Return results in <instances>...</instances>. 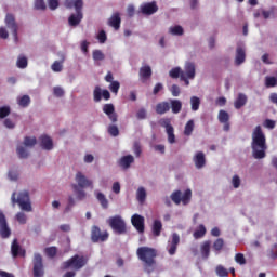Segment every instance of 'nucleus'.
I'll return each mask as SVG.
<instances>
[{"mask_svg": "<svg viewBox=\"0 0 277 277\" xmlns=\"http://www.w3.org/2000/svg\"><path fill=\"white\" fill-rule=\"evenodd\" d=\"M251 148L254 159H265L267 138L265 137V133H263V128H261V126H256L253 130Z\"/></svg>", "mask_w": 277, "mask_h": 277, "instance_id": "obj_1", "label": "nucleus"}, {"mask_svg": "<svg viewBox=\"0 0 277 277\" xmlns=\"http://www.w3.org/2000/svg\"><path fill=\"white\" fill-rule=\"evenodd\" d=\"M136 255L144 264V269L147 274H153L155 267H157V249L150 247H140L136 250Z\"/></svg>", "mask_w": 277, "mask_h": 277, "instance_id": "obj_2", "label": "nucleus"}, {"mask_svg": "<svg viewBox=\"0 0 277 277\" xmlns=\"http://www.w3.org/2000/svg\"><path fill=\"white\" fill-rule=\"evenodd\" d=\"M65 8L72 10L75 8L76 14H71L68 18L70 27H77L83 21V0H65Z\"/></svg>", "mask_w": 277, "mask_h": 277, "instance_id": "obj_3", "label": "nucleus"}, {"mask_svg": "<svg viewBox=\"0 0 277 277\" xmlns=\"http://www.w3.org/2000/svg\"><path fill=\"white\" fill-rule=\"evenodd\" d=\"M76 183L78 184H72L71 187L74 192L77 194V199L78 200H85V188L90 187V189H94V183L92 180H88L83 173L78 172L76 174ZM80 187V188H79Z\"/></svg>", "mask_w": 277, "mask_h": 277, "instance_id": "obj_4", "label": "nucleus"}, {"mask_svg": "<svg viewBox=\"0 0 277 277\" xmlns=\"http://www.w3.org/2000/svg\"><path fill=\"white\" fill-rule=\"evenodd\" d=\"M88 265V259L83 255L76 254L69 260L62 263L61 269H74V272H79Z\"/></svg>", "mask_w": 277, "mask_h": 277, "instance_id": "obj_5", "label": "nucleus"}, {"mask_svg": "<svg viewBox=\"0 0 277 277\" xmlns=\"http://www.w3.org/2000/svg\"><path fill=\"white\" fill-rule=\"evenodd\" d=\"M11 200L13 205H18L22 211H27V212L31 211V200L29 199V192L27 190L21 192L17 195V198H16V193H13Z\"/></svg>", "mask_w": 277, "mask_h": 277, "instance_id": "obj_6", "label": "nucleus"}, {"mask_svg": "<svg viewBox=\"0 0 277 277\" xmlns=\"http://www.w3.org/2000/svg\"><path fill=\"white\" fill-rule=\"evenodd\" d=\"M171 200L174 205H189L192 202V189H186L184 194L181 190H175L171 194Z\"/></svg>", "mask_w": 277, "mask_h": 277, "instance_id": "obj_7", "label": "nucleus"}, {"mask_svg": "<svg viewBox=\"0 0 277 277\" xmlns=\"http://www.w3.org/2000/svg\"><path fill=\"white\" fill-rule=\"evenodd\" d=\"M108 224L118 235H124L127 233V223H124V220L120 215L109 217Z\"/></svg>", "mask_w": 277, "mask_h": 277, "instance_id": "obj_8", "label": "nucleus"}, {"mask_svg": "<svg viewBox=\"0 0 277 277\" xmlns=\"http://www.w3.org/2000/svg\"><path fill=\"white\" fill-rule=\"evenodd\" d=\"M5 26L10 29L13 35L14 42H18V23H16V17L12 13H8L4 18Z\"/></svg>", "mask_w": 277, "mask_h": 277, "instance_id": "obj_9", "label": "nucleus"}, {"mask_svg": "<svg viewBox=\"0 0 277 277\" xmlns=\"http://www.w3.org/2000/svg\"><path fill=\"white\" fill-rule=\"evenodd\" d=\"M109 239V233L107 230L101 232V227L93 225L91 228V241L93 243H98L107 241Z\"/></svg>", "mask_w": 277, "mask_h": 277, "instance_id": "obj_10", "label": "nucleus"}, {"mask_svg": "<svg viewBox=\"0 0 277 277\" xmlns=\"http://www.w3.org/2000/svg\"><path fill=\"white\" fill-rule=\"evenodd\" d=\"M32 263H34V276L35 277L44 276V264L42 263V255H40V253H35Z\"/></svg>", "mask_w": 277, "mask_h": 277, "instance_id": "obj_11", "label": "nucleus"}, {"mask_svg": "<svg viewBox=\"0 0 277 277\" xmlns=\"http://www.w3.org/2000/svg\"><path fill=\"white\" fill-rule=\"evenodd\" d=\"M140 12L143 13L144 16H153L156 12H159V6L157 2H146L140 6Z\"/></svg>", "mask_w": 277, "mask_h": 277, "instance_id": "obj_12", "label": "nucleus"}, {"mask_svg": "<svg viewBox=\"0 0 277 277\" xmlns=\"http://www.w3.org/2000/svg\"><path fill=\"white\" fill-rule=\"evenodd\" d=\"M12 235V230L8 226V220L5 219V214L0 212V236L2 239H8Z\"/></svg>", "mask_w": 277, "mask_h": 277, "instance_id": "obj_13", "label": "nucleus"}, {"mask_svg": "<svg viewBox=\"0 0 277 277\" xmlns=\"http://www.w3.org/2000/svg\"><path fill=\"white\" fill-rule=\"evenodd\" d=\"M131 222H132V226H134V228L137 230V233H140L142 235L146 228L144 216H142L140 214H133L131 217Z\"/></svg>", "mask_w": 277, "mask_h": 277, "instance_id": "obj_14", "label": "nucleus"}, {"mask_svg": "<svg viewBox=\"0 0 277 277\" xmlns=\"http://www.w3.org/2000/svg\"><path fill=\"white\" fill-rule=\"evenodd\" d=\"M103 111L107 115L113 124L118 122V113L116 111L114 104H104Z\"/></svg>", "mask_w": 277, "mask_h": 277, "instance_id": "obj_15", "label": "nucleus"}, {"mask_svg": "<svg viewBox=\"0 0 277 277\" xmlns=\"http://www.w3.org/2000/svg\"><path fill=\"white\" fill-rule=\"evenodd\" d=\"M180 243H181V236H179V234L176 233H173L171 235V241H169V249H168V253L170 254V256H174V254H176V250Z\"/></svg>", "mask_w": 277, "mask_h": 277, "instance_id": "obj_16", "label": "nucleus"}, {"mask_svg": "<svg viewBox=\"0 0 277 277\" xmlns=\"http://www.w3.org/2000/svg\"><path fill=\"white\" fill-rule=\"evenodd\" d=\"M93 96H94V101L95 103H100L102 96L104 98V101H109V98H111V93H109V91L107 90H101V87H95L94 91H93Z\"/></svg>", "mask_w": 277, "mask_h": 277, "instance_id": "obj_17", "label": "nucleus"}, {"mask_svg": "<svg viewBox=\"0 0 277 277\" xmlns=\"http://www.w3.org/2000/svg\"><path fill=\"white\" fill-rule=\"evenodd\" d=\"M11 254L13 259H16L17 256L25 258L26 251L25 249L21 248V245H18V240L14 239L11 245Z\"/></svg>", "mask_w": 277, "mask_h": 277, "instance_id": "obj_18", "label": "nucleus"}, {"mask_svg": "<svg viewBox=\"0 0 277 277\" xmlns=\"http://www.w3.org/2000/svg\"><path fill=\"white\" fill-rule=\"evenodd\" d=\"M138 77L143 83H146V81H148V79L153 77V69L150 68V66L145 65L141 67L138 71Z\"/></svg>", "mask_w": 277, "mask_h": 277, "instance_id": "obj_19", "label": "nucleus"}, {"mask_svg": "<svg viewBox=\"0 0 277 277\" xmlns=\"http://www.w3.org/2000/svg\"><path fill=\"white\" fill-rule=\"evenodd\" d=\"M39 140L43 150H53V140L49 135H41Z\"/></svg>", "mask_w": 277, "mask_h": 277, "instance_id": "obj_20", "label": "nucleus"}, {"mask_svg": "<svg viewBox=\"0 0 277 277\" xmlns=\"http://www.w3.org/2000/svg\"><path fill=\"white\" fill-rule=\"evenodd\" d=\"M194 163L197 170H200L201 168H205L207 163V159L205 158V153L198 151L194 157Z\"/></svg>", "mask_w": 277, "mask_h": 277, "instance_id": "obj_21", "label": "nucleus"}, {"mask_svg": "<svg viewBox=\"0 0 277 277\" xmlns=\"http://www.w3.org/2000/svg\"><path fill=\"white\" fill-rule=\"evenodd\" d=\"M184 75L188 79H194L196 77V65L192 62H187L184 66Z\"/></svg>", "mask_w": 277, "mask_h": 277, "instance_id": "obj_22", "label": "nucleus"}, {"mask_svg": "<svg viewBox=\"0 0 277 277\" xmlns=\"http://www.w3.org/2000/svg\"><path fill=\"white\" fill-rule=\"evenodd\" d=\"M168 111H170V102L163 101L156 105V114H158V116H163V114H168Z\"/></svg>", "mask_w": 277, "mask_h": 277, "instance_id": "obj_23", "label": "nucleus"}, {"mask_svg": "<svg viewBox=\"0 0 277 277\" xmlns=\"http://www.w3.org/2000/svg\"><path fill=\"white\" fill-rule=\"evenodd\" d=\"M122 23V19L120 18V13H115L111 15V17L108 19V25L110 27H114L116 31L120 29V24Z\"/></svg>", "mask_w": 277, "mask_h": 277, "instance_id": "obj_24", "label": "nucleus"}, {"mask_svg": "<svg viewBox=\"0 0 277 277\" xmlns=\"http://www.w3.org/2000/svg\"><path fill=\"white\" fill-rule=\"evenodd\" d=\"M246 62V50L241 47H238L236 49V58H235V64L236 66H241Z\"/></svg>", "mask_w": 277, "mask_h": 277, "instance_id": "obj_25", "label": "nucleus"}, {"mask_svg": "<svg viewBox=\"0 0 277 277\" xmlns=\"http://www.w3.org/2000/svg\"><path fill=\"white\" fill-rule=\"evenodd\" d=\"M169 105L172 114H181V109H183L181 100H169Z\"/></svg>", "mask_w": 277, "mask_h": 277, "instance_id": "obj_26", "label": "nucleus"}, {"mask_svg": "<svg viewBox=\"0 0 277 277\" xmlns=\"http://www.w3.org/2000/svg\"><path fill=\"white\" fill-rule=\"evenodd\" d=\"M134 162H135V158L131 155H127L121 157L119 161V166L124 170H128V168H131V163H134Z\"/></svg>", "mask_w": 277, "mask_h": 277, "instance_id": "obj_27", "label": "nucleus"}, {"mask_svg": "<svg viewBox=\"0 0 277 277\" xmlns=\"http://www.w3.org/2000/svg\"><path fill=\"white\" fill-rule=\"evenodd\" d=\"M161 230H163V224L161 223L160 220H155L151 225V233L154 237H160Z\"/></svg>", "mask_w": 277, "mask_h": 277, "instance_id": "obj_28", "label": "nucleus"}, {"mask_svg": "<svg viewBox=\"0 0 277 277\" xmlns=\"http://www.w3.org/2000/svg\"><path fill=\"white\" fill-rule=\"evenodd\" d=\"M248 103V96L243 93H239L236 101L234 102L235 109H241Z\"/></svg>", "mask_w": 277, "mask_h": 277, "instance_id": "obj_29", "label": "nucleus"}, {"mask_svg": "<svg viewBox=\"0 0 277 277\" xmlns=\"http://www.w3.org/2000/svg\"><path fill=\"white\" fill-rule=\"evenodd\" d=\"M200 252L203 259H209V254H211V240H206L201 245Z\"/></svg>", "mask_w": 277, "mask_h": 277, "instance_id": "obj_30", "label": "nucleus"}, {"mask_svg": "<svg viewBox=\"0 0 277 277\" xmlns=\"http://www.w3.org/2000/svg\"><path fill=\"white\" fill-rule=\"evenodd\" d=\"M136 200L140 202V205H144L146 202V188L138 187L136 190Z\"/></svg>", "mask_w": 277, "mask_h": 277, "instance_id": "obj_31", "label": "nucleus"}, {"mask_svg": "<svg viewBox=\"0 0 277 277\" xmlns=\"http://www.w3.org/2000/svg\"><path fill=\"white\" fill-rule=\"evenodd\" d=\"M207 235V228L205 225H199V227L194 232L193 237L195 239H202Z\"/></svg>", "mask_w": 277, "mask_h": 277, "instance_id": "obj_32", "label": "nucleus"}, {"mask_svg": "<svg viewBox=\"0 0 277 277\" xmlns=\"http://www.w3.org/2000/svg\"><path fill=\"white\" fill-rule=\"evenodd\" d=\"M182 75H185V71H183V69H181V67H175V68H172L170 71H169V76L171 77V79H181Z\"/></svg>", "mask_w": 277, "mask_h": 277, "instance_id": "obj_33", "label": "nucleus"}, {"mask_svg": "<svg viewBox=\"0 0 277 277\" xmlns=\"http://www.w3.org/2000/svg\"><path fill=\"white\" fill-rule=\"evenodd\" d=\"M16 153L19 159H27L29 157V151L23 145H18L16 148Z\"/></svg>", "mask_w": 277, "mask_h": 277, "instance_id": "obj_34", "label": "nucleus"}, {"mask_svg": "<svg viewBox=\"0 0 277 277\" xmlns=\"http://www.w3.org/2000/svg\"><path fill=\"white\" fill-rule=\"evenodd\" d=\"M36 144H38V140L36 138V136L24 137V146H26L27 148H34Z\"/></svg>", "mask_w": 277, "mask_h": 277, "instance_id": "obj_35", "label": "nucleus"}, {"mask_svg": "<svg viewBox=\"0 0 277 277\" xmlns=\"http://www.w3.org/2000/svg\"><path fill=\"white\" fill-rule=\"evenodd\" d=\"M169 34H171V36H183L185 30L183 29V26L176 25L169 28Z\"/></svg>", "mask_w": 277, "mask_h": 277, "instance_id": "obj_36", "label": "nucleus"}, {"mask_svg": "<svg viewBox=\"0 0 277 277\" xmlns=\"http://www.w3.org/2000/svg\"><path fill=\"white\" fill-rule=\"evenodd\" d=\"M96 199L98 200L103 209H107L109 207V201L107 200V197H105L103 193H97Z\"/></svg>", "mask_w": 277, "mask_h": 277, "instance_id": "obj_37", "label": "nucleus"}, {"mask_svg": "<svg viewBox=\"0 0 277 277\" xmlns=\"http://www.w3.org/2000/svg\"><path fill=\"white\" fill-rule=\"evenodd\" d=\"M229 120H230V115H228L226 110L219 111V122H221V124H226V122H228Z\"/></svg>", "mask_w": 277, "mask_h": 277, "instance_id": "obj_38", "label": "nucleus"}, {"mask_svg": "<svg viewBox=\"0 0 277 277\" xmlns=\"http://www.w3.org/2000/svg\"><path fill=\"white\" fill-rule=\"evenodd\" d=\"M190 106L193 111H198L200 109V97L192 96L190 97Z\"/></svg>", "mask_w": 277, "mask_h": 277, "instance_id": "obj_39", "label": "nucleus"}, {"mask_svg": "<svg viewBox=\"0 0 277 277\" xmlns=\"http://www.w3.org/2000/svg\"><path fill=\"white\" fill-rule=\"evenodd\" d=\"M17 103L19 107H29L31 103V97H29V95H23L18 98Z\"/></svg>", "mask_w": 277, "mask_h": 277, "instance_id": "obj_40", "label": "nucleus"}, {"mask_svg": "<svg viewBox=\"0 0 277 277\" xmlns=\"http://www.w3.org/2000/svg\"><path fill=\"white\" fill-rule=\"evenodd\" d=\"M194 127H195L194 120L193 119L188 120L184 128V135H187V136L192 135V133H194Z\"/></svg>", "mask_w": 277, "mask_h": 277, "instance_id": "obj_41", "label": "nucleus"}, {"mask_svg": "<svg viewBox=\"0 0 277 277\" xmlns=\"http://www.w3.org/2000/svg\"><path fill=\"white\" fill-rule=\"evenodd\" d=\"M64 60H62V61H55L53 64H52V66H51V68H52V70H53V72H62V70H64Z\"/></svg>", "mask_w": 277, "mask_h": 277, "instance_id": "obj_42", "label": "nucleus"}, {"mask_svg": "<svg viewBox=\"0 0 277 277\" xmlns=\"http://www.w3.org/2000/svg\"><path fill=\"white\" fill-rule=\"evenodd\" d=\"M215 274L219 277H227L228 276V269L224 267L223 265H217L215 267Z\"/></svg>", "mask_w": 277, "mask_h": 277, "instance_id": "obj_43", "label": "nucleus"}, {"mask_svg": "<svg viewBox=\"0 0 277 277\" xmlns=\"http://www.w3.org/2000/svg\"><path fill=\"white\" fill-rule=\"evenodd\" d=\"M224 248V239L223 238H217L214 242H213V250L215 252H222Z\"/></svg>", "mask_w": 277, "mask_h": 277, "instance_id": "obj_44", "label": "nucleus"}, {"mask_svg": "<svg viewBox=\"0 0 277 277\" xmlns=\"http://www.w3.org/2000/svg\"><path fill=\"white\" fill-rule=\"evenodd\" d=\"M160 127H163L166 129V131L170 130V129H174V127H172V120H170V118H162L159 121Z\"/></svg>", "mask_w": 277, "mask_h": 277, "instance_id": "obj_45", "label": "nucleus"}, {"mask_svg": "<svg viewBox=\"0 0 277 277\" xmlns=\"http://www.w3.org/2000/svg\"><path fill=\"white\" fill-rule=\"evenodd\" d=\"M92 55L94 62H103V60H105V53H103L101 50H93Z\"/></svg>", "mask_w": 277, "mask_h": 277, "instance_id": "obj_46", "label": "nucleus"}, {"mask_svg": "<svg viewBox=\"0 0 277 277\" xmlns=\"http://www.w3.org/2000/svg\"><path fill=\"white\" fill-rule=\"evenodd\" d=\"M44 252L50 259H55L57 256V247H48L44 249Z\"/></svg>", "mask_w": 277, "mask_h": 277, "instance_id": "obj_47", "label": "nucleus"}, {"mask_svg": "<svg viewBox=\"0 0 277 277\" xmlns=\"http://www.w3.org/2000/svg\"><path fill=\"white\" fill-rule=\"evenodd\" d=\"M166 133L168 135L169 144H175L176 143V135H174V128L166 130Z\"/></svg>", "mask_w": 277, "mask_h": 277, "instance_id": "obj_48", "label": "nucleus"}, {"mask_svg": "<svg viewBox=\"0 0 277 277\" xmlns=\"http://www.w3.org/2000/svg\"><path fill=\"white\" fill-rule=\"evenodd\" d=\"M108 133L113 137H118L120 135V130L118 129L117 126L110 124V126H108Z\"/></svg>", "mask_w": 277, "mask_h": 277, "instance_id": "obj_49", "label": "nucleus"}, {"mask_svg": "<svg viewBox=\"0 0 277 277\" xmlns=\"http://www.w3.org/2000/svg\"><path fill=\"white\" fill-rule=\"evenodd\" d=\"M133 153L135 157H141L142 155V144L138 141H135L133 144Z\"/></svg>", "mask_w": 277, "mask_h": 277, "instance_id": "obj_50", "label": "nucleus"}, {"mask_svg": "<svg viewBox=\"0 0 277 277\" xmlns=\"http://www.w3.org/2000/svg\"><path fill=\"white\" fill-rule=\"evenodd\" d=\"M11 114L10 106H2L0 107V119L3 120V118H8V116Z\"/></svg>", "mask_w": 277, "mask_h": 277, "instance_id": "obj_51", "label": "nucleus"}, {"mask_svg": "<svg viewBox=\"0 0 277 277\" xmlns=\"http://www.w3.org/2000/svg\"><path fill=\"white\" fill-rule=\"evenodd\" d=\"M108 88L110 92H113V94H118V92L120 91V82L118 81L110 82Z\"/></svg>", "mask_w": 277, "mask_h": 277, "instance_id": "obj_52", "label": "nucleus"}, {"mask_svg": "<svg viewBox=\"0 0 277 277\" xmlns=\"http://www.w3.org/2000/svg\"><path fill=\"white\" fill-rule=\"evenodd\" d=\"M16 66L17 68H25L27 66V57L23 55L18 56Z\"/></svg>", "mask_w": 277, "mask_h": 277, "instance_id": "obj_53", "label": "nucleus"}, {"mask_svg": "<svg viewBox=\"0 0 277 277\" xmlns=\"http://www.w3.org/2000/svg\"><path fill=\"white\" fill-rule=\"evenodd\" d=\"M277 80L275 77H266L265 85L267 88H276Z\"/></svg>", "mask_w": 277, "mask_h": 277, "instance_id": "obj_54", "label": "nucleus"}, {"mask_svg": "<svg viewBox=\"0 0 277 277\" xmlns=\"http://www.w3.org/2000/svg\"><path fill=\"white\" fill-rule=\"evenodd\" d=\"M148 114L146 113V109L145 108H140L137 111H136V118L137 120H146Z\"/></svg>", "mask_w": 277, "mask_h": 277, "instance_id": "obj_55", "label": "nucleus"}, {"mask_svg": "<svg viewBox=\"0 0 277 277\" xmlns=\"http://www.w3.org/2000/svg\"><path fill=\"white\" fill-rule=\"evenodd\" d=\"M97 40L100 44H105L107 42V34L105 30H101L97 35Z\"/></svg>", "mask_w": 277, "mask_h": 277, "instance_id": "obj_56", "label": "nucleus"}, {"mask_svg": "<svg viewBox=\"0 0 277 277\" xmlns=\"http://www.w3.org/2000/svg\"><path fill=\"white\" fill-rule=\"evenodd\" d=\"M35 9L44 11L47 10V3L44 0H35Z\"/></svg>", "mask_w": 277, "mask_h": 277, "instance_id": "obj_57", "label": "nucleus"}, {"mask_svg": "<svg viewBox=\"0 0 277 277\" xmlns=\"http://www.w3.org/2000/svg\"><path fill=\"white\" fill-rule=\"evenodd\" d=\"M16 220L19 224H27V215L24 212H18L16 214Z\"/></svg>", "mask_w": 277, "mask_h": 277, "instance_id": "obj_58", "label": "nucleus"}, {"mask_svg": "<svg viewBox=\"0 0 277 277\" xmlns=\"http://www.w3.org/2000/svg\"><path fill=\"white\" fill-rule=\"evenodd\" d=\"M232 184H233V187L235 189H239L240 185H241V179L239 177V175H234L233 179H232Z\"/></svg>", "mask_w": 277, "mask_h": 277, "instance_id": "obj_59", "label": "nucleus"}, {"mask_svg": "<svg viewBox=\"0 0 277 277\" xmlns=\"http://www.w3.org/2000/svg\"><path fill=\"white\" fill-rule=\"evenodd\" d=\"M235 261L238 263V265H246V256L243 253H237L235 255Z\"/></svg>", "mask_w": 277, "mask_h": 277, "instance_id": "obj_60", "label": "nucleus"}, {"mask_svg": "<svg viewBox=\"0 0 277 277\" xmlns=\"http://www.w3.org/2000/svg\"><path fill=\"white\" fill-rule=\"evenodd\" d=\"M48 5L52 11L57 10L60 8V0H48Z\"/></svg>", "mask_w": 277, "mask_h": 277, "instance_id": "obj_61", "label": "nucleus"}, {"mask_svg": "<svg viewBox=\"0 0 277 277\" xmlns=\"http://www.w3.org/2000/svg\"><path fill=\"white\" fill-rule=\"evenodd\" d=\"M75 206V198L72 196L68 197V203L65 208V213H68Z\"/></svg>", "mask_w": 277, "mask_h": 277, "instance_id": "obj_62", "label": "nucleus"}, {"mask_svg": "<svg viewBox=\"0 0 277 277\" xmlns=\"http://www.w3.org/2000/svg\"><path fill=\"white\" fill-rule=\"evenodd\" d=\"M172 96H180L181 88L177 84H173L170 89Z\"/></svg>", "mask_w": 277, "mask_h": 277, "instance_id": "obj_63", "label": "nucleus"}, {"mask_svg": "<svg viewBox=\"0 0 277 277\" xmlns=\"http://www.w3.org/2000/svg\"><path fill=\"white\" fill-rule=\"evenodd\" d=\"M53 94H54V96L62 98V96H64V89H62L61 87H55L53 89Z\"/></svg>", "mask_w": 277, "mask_h": 277, "instance_id": "obj_64", "label": "nucleus"}]
</instances>
